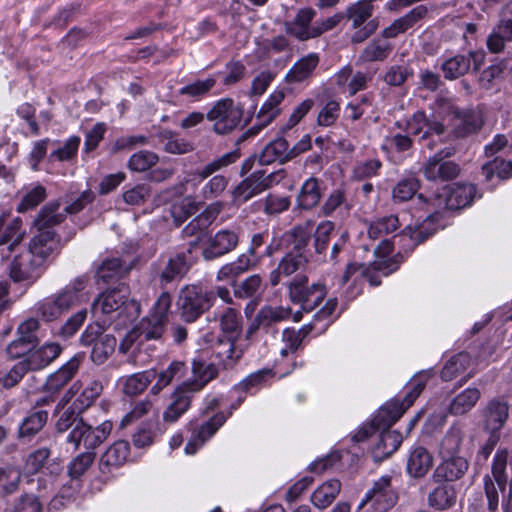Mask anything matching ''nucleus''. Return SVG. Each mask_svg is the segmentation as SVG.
<instances>
[{
    "label": "nucleus",
    "mask_w": 512,
    "mask_h": 512,
    "mask_svg": "<svg viewBox=\"0 0 512 512\" xmlns=\"http://www.w3.org/2000/svg\"><path fill=\"white\" fill-rule=\"evenodd\" d=\"M456 503V492L447 484L435 488L428 496V504L437 510H446Z\"/></svg>",
    "instance_id": "nucleus-32"
},
{
    "label": "nucleus",
    "mask_w": 512,
    "mask_h": 512,
    "mask_svg": "<svg viewBox=\"0 0 512 512\" xmlns=\"http://www.w3.org/2000/svg\"><path fill=\"white\" fill-rule=\"evenodd\" d=\"M290 313V308L265 306L258 312L256 321L262 324L263 327H269L287 319Z\"/></svg>",
    "instance_id": "nucleus-40"
},
{
    "label": "nucleus",
    "mask_w": 512,
    "mask_h": 512,
    "mask_svg": "<svg viewBox=\"0 0 512 512\" xmlns=\"http://www.w3.org/2000/svg\"><path fill=\"white\" fill-rule=\"evenodd\" d=\"M94 459V452H85L80 454L71 462L69 466V475L74 479H78L89 469Z\"/></svg>",
    "instance_id": "nucleus-59"
},
{
    "label": "nucleus",
    "mask_w": 512,
    "mask_h": 512,
    "mask_svg": "<svg viewBox=\"0 0 512 512\" xmlns=\"http://www.w3.org/2000/svg\"><path fill=\"white\" fill-rule=\"evenodd\" d=\"M149 196L150 187L145 184H140L126 191L123 194V199L129 205H140L143 204Z\"/></svg>",
    "instance_id": "nucleus-64"
},
{
    "label": "nucleus",
    "mask_w": 512,
    "mask_h": 512,
    "mask_svg": "<svg viewBox=\"0 0 512 512\" xmlns=\"http://www.w3.org/2000/svg\"><path fill=\"white\" fill-rule=\"evenodd\" d=\"M43 506L38 497L31 494L20 496L13 508V512H42Z\"/></svg>",
    "instance_id": "nucleus-61"
},
{
    "label": "nucleus",
    "mask_w": 512,
    "mask_h": 512,
    "mask_svg": "<svg viewBox=\"0 0 512 512\" xmlns=\"http://www.w3.org/2000/svg\"><path fill=\"white\" fill-rule=\"evenodd\" d=\"M243 110L235 106L232 99H222L208 112V120L214 122L215 133L225 135L233 131L241 122Z\"/></svg>",
    "instance_id": "nucleus-3"
},
{
    "label": "nucleus",
    "mask_w": 512,
    "mask_h": 512,
    "mask_svg": "<svg viewBox=\"0 0 512 512\" xmlns=\"http://www.w3.org/2000/svg\"><path fill=\"white\" fill-rule=\"evenodd\" d=\"M340 489L341 483L336 479L323 483L312 495L313 504L320 509L328 507L339 494Z\"/></svg>",
    "instance_id": "nucleus-33"
},
{
    "label": "nucleus",
    "mask_w": 512,
    "mask_h": 512,
    "mask_svg": "<svg viewBox=\"0 0 512 512\" xmlns=\"http://www.w3.org/2000/svg\"><path fill=\"white\" fill-rule=\"evenodd\" d=\"M394 271H396V265L393 266L389 258H379L367 266V269H363V277L366 278L371 285L378 286L381 284V279L376 274L377 272H381L384 276H387Z\"/></svg>",
    "instance_id": "nucleus-38"
},
{
    "label": "nucleus",
    "mask_w": 512,
    "mask_h": 512,
    "mask_svg": "<svg viewBox=\"0 0 512 512\" xmlns=\"http://www.w3.org/2000/svg\"><path fill=\"white\" fill-rule=\"evenodd\" d=\"M129 455V443L117 441L111 445L100 459V467L103 472L109 471L112 466L122 465Z\"/></svg>",
    "instance_id": "nucleus-27"
},
{
    "label": "nucleus",
    "mask_w": 512,
    "mask_h": 512,
    "mask_svg": "<svg viewBox=\"0 0 512 512\" xmlns=\"http://www.w3.org/2000/svg\"><path fill=\"white\" fill-rule=\"evenodd\" d=\"M240 157L239 152L232 151L225 155H223L221 158L214 160L213 162L209 163L205 167H203L201 170L198 171V175L205 179L209 177L211 174L216 172L217 170L226 167L230 165L231 163H234L238 158Z\"/></svg>",
    "instance_id": "nucleus-58"
},
{
    "label": "nucleus",
    "mask_w": 512,
    "mask_h": 512,
    "mask_svg": "<svg viewBox=\"0 0 512 512\" xmlns=\"http://www.w3.org/2000/svg\"><path fill=\"white\" fill-rule=\"evenodd\" d=\"M47 421V412L37 411L28 416L20 428L21 436H30L39 432Z\"/></svg>",
    "instance_id": "nucleus-53"
},
{
    "label": "nucleus",
    "mask_w": 512,
    "mask_h": 512,
    "mask_svg": "<svg viewBox=\"0 0 512 512\" xmlns=\"http://www.w3.org/2000/svg\"><path fill=\"white\" fill-rule=\"evenodd\" d=\"M238 243V236L230 230H222L211 236L207 241V247L203 250L206 260H212L233 250Z\"/></svg>",
    "instance_id": "nucleus-15"
},
{
    "label": "nucleus",
    "mask_w": 512,
    "mask_h": 512,
    "mask_svg": "<svg viewBox=\"0 0 512 512\" xmlns=\"http://www.w3.org/2000/svg\"><path fill=\"white\" fill-rule=\"evenodd\" d=\"M423 390V385L418 384L412 392L407 394L406 398L401 404H392L384 408H381L375 417L372 419L373 425L377 426V429L388 430L401 415L413 404L415 399L420 395Z\"/></svg>",
    "instance_id": "nucleus-9"
},
{
    "label": "nucleus",
    "mask_w": 512,
    "mask_h": 512,
    "mask_svg": "<svg viewBox=\"0 0 512 512\" xmlns=\"http://www.w3.org/2000/svg\"><path fill=\"white\" fill-rule=\"evenodd\" d=\"M222 205L220 203H214L208 206L199 216L194 218L188 225L183 229L184 237L195 238L191 243L192 246H196L199 241L202 240L205 231L214 222L221 211Z\"/></svg>",
    "instance_id": "nucleus-11"
},
{
    "label": "nucleus",
    "mask_w": 512,
    "mask_h": 512,
    "mask_svg": "<svg viewBox=\"0 0 512 512\" xmlns=\"http://www.w3.org/2000/svg\"><path fill=\"white\" fill-rule=\"evenodd\" d=\"M508 404L494 399L487 405L486 428L491 432H498L508 418Z\"/></svg>",
    "instance_id": "nucleus-28"
},
{
    "label": "nucleus",
    "mask_w": 512,
    "mask_h": 512,
    "mask_svg": "<svg viewBox=\"0 0 512 512\" xmlns=\"http://www.w3.org/2000/svg\"><path fill=\"white\" fill-rule=\"evenodd\" d=\"M178 306L182 319L191 323L210 308L211 297L196 286H187L179 294Z\"/></svg>",
    "instance_id": "nucleus-4"
},
{
    "label": "nucleus",
    "mask_w": 512,
    "mask_h": 512,
    "mask_svg": "<svg viewBox=\"0 0 512 512\" xmlns=\"http://www.w3.org/2000/svg\"><path fill=\"white\" fill-rule=\"evenodd\" d=\"M481 397L477 388H467L457 394L449 405V411L453 415H464L469 412Z\"/></svg>",
    "instance_id": "nucleus-29"
},
{
    "label": "nucleus",
    "mask_w": 512,
    "mask_h": 512,
    "mask_svg": "<svg viewBox=\"0 0 512 512\" xmlns=\"http://www.w3.org/2000/svg\"><path fill=\"white\" fill-rule=\"evenodd\" d=\"M192 373L195 379L184 382V384L190 388V392H197L217 376L218 370L214 364H205L203 361L194 360Z\"/></svg>",
    "instance_id": "nucleus-26"
},
{
    "label": "nucleus",
    "mask_w": 512,
    "mask_h": 512,
    "mask_svg": "<svg viewBox=\"0 0 512 512\" xmlns=\"http://www.w3.org/2000/svg\"><path fill=\"white\" fill-rule=\"evenodd\" d=\"M470 364L468 354L459 353L452 356L445 364L441 371V378L444 381H451L462 374Z\"/></svg>",
    "instance_id": "nucleus-36"
},
{
    "label": "nucleus",
    "mask_w": 512,
    "mask_h": 512,
    "mask_svg": "<svg viewBox=\"0 0 512 512\" xmlns=\"http://www.w3.org/2000/svg\"><path fill=\"white\" fill-rule=\"evenodd\" d=\"M283 99L284 93L282 91H276L271 94L257 115V118L260 122L242 134L236 143L240 144L244 142L247 138L256 135L262 128L271 123L279 115L280 110L277 108V106L282 102Z\"/></svg>",
    "instance_id": "nucleus-12"
},
{
    "label": "nucleus",
    "mask_w": 512,
    "mask_h": 512,
    "mask_svg": "<svg viewBox=\"0 0 512 512\" xmlns=\"http://www.w3.org/2000/svg\"><path fill=\"white\" fill-rule=\"evenodd\" d=\"M78 426L80 428L76 427V430L68 435V441L73 443L75 448L83 443L85 448L95 449L107 439L112 430V423L109 421H104L95 427L92 424L79 422Z\"/></svg>",
    "instance_id": "nucleus-5"
},
{
    "label": "nucleus",
    "mask_w": 512,
    "mask_h": 512,
    "mask_svg": "<svg viewBox=\"0 0 512 512\" xmlns=\"http://www.w3.org/2000/svg\"><path fill=\"white\" fill-rule=\"evenodd\" d=\"M189 270V264L184 254H178L171 258L166 268L161 272V279L165 282H171L176 277H182Z\"/></svg>",
    "instance_id": "nucleus-45"
},
{
    "label": "nucleus",
    "mask_w": 512,
    "mask_h": 512,
    "mask_svg": "<svg viewBox=\"0 0 512 512\" xmlns=\"http://www.w3.org/2000/svg\"><path fill=\"white\" fill-rule=\"evenodd\" d=\"M435 232V228L432 227L431 222L425 221L422 224L412 228L409 227L404 230V234H408L410 239L413 240L417 245L423 243Z\"/></svg>",
    "instance_id": "nucleus-62"
},
{
    "label": "nucleus",
    "mask_w": 512,
    "mask_h": 512,
    "mask_svg": "<svg viewBox=\"0 0 512 512\" xmlns=\"http://www.w3.org/2000/svg\"><path fill=\"white\" fill-rule=\"evenodd\" d=\"M312 231L313 224L310 221L296 226L291 232L294 249H296L298 252L303 249L308 244Z\"/></svg>",
    "instance_id": "nucleus-60"
},
{
    "label": "nucleus",
    "mask_w": 512,
    "mask_h": 512,
    "mask_svg": "<svg viewBox=\"0 0 512 512\" xmlns=\"http://www.w3.org/2000/svg\"><path fill=\"white\" fill-rule=\"evenodd\" d=\"M433 466V456L424 447L415 448L409 455L407 471L413 478H422Z\"/></svg>",
    "instance_id": "nucleus-23"
},
{
    "label": "nucleus",
    "mask_w": 512,
    "mask_h": 512,
    "mask_svg": "<svg viewBox=\"0 0 512 512\" xmlns=\"http://www.w3.org/2000/svg\"><path fill=\"white\" fill-rule=\"evenodd\" d=\"M127 273V270L123 269L122 263L119 259H109L103 262L97 271V275L104 282L120 277Z\"/></svg>",
    "instance_id": "nucleus-57"
},
{
    "label": "nucleus",
    "mask_w": 512,
    "mask_h": 512,
    "mask_svg": "<svg viewBox=\"0 0 512 512\" xmlns=\"http://www.w3.org/2000/svg\"><path fill=\"white\" fill-rule=\"evenodd\" d=\"M225 422V416L223 414L214 415L209 421L203 424L197 433V438L201 443H204L208 438L215 434L220 426Z\"/></svg>",
    "instance_id": "nucleus-63"
},
{
    "label": "nucleus",
    "mask_w": 512,
    "mask_h": 512,
    "mask_svg": "<svg viewBox=\"0 0 512 512\" xmlns=\"http://www.w3.org/2000/svg\"><path fill=\"white\" fill-rule=\"evenodd\" d=\"M451 113V134L456 139L465 138L474 134L483 126L482 114L477 110L460 111L459 109H453Z\"/></svg>",
    "instance_id": "nucleus-8"
},
{
    "label": "nucleus",
    "mask_w": 512,
    "mask_h": 512,
    "mask_svg": "<svg viewBox=\"0 0 512 512\" xmlns=\"http://www.w3.org/2000/svg\"><path fill=\"white\" fill-rule=\"evenodd\" d=\"M427 15V6L418 5L403 17L395 20L390 27L383 31V36L386 38L396 37L399 33H403L412 28L417 22L426 18Z\"/></svg>",
    "instance_id": "nucleus-19"
},
{
    "label": "nucleus",
    "mask_w": 512,
    "mask_h": 512,
    "mask_svg": "<svg viewBox=\"0 0 512 512\" xmlns=\"http://www.w3.org/2000/svg\"><path fill=\"white\" fill-rule=\"evenodd\" d=\"M81 361L82 357L76 355L59 370L51 374L44 385V391L49 393L50 396L42 398L38 401V404L44 405L48 404L50 401H54L53 395L58 393L74 377Z\"/></svg>",
    "instance_id": "nucleus-7"
},
{
    "label": "nucleus",
    "mask_w": 512,
    "mask_h": 512,
    "mask_svg": "<svg viewBox=\"0 0 512 512\" xmlns=\"http://www.w3.org/2000/svg\"><path fill=\"white\" fill-rule=\"evenodd\" d=\"M116 344L114 336L110 334L101 336L94 344L91 360L98 365L103 364L115 351Z\"/></svg>",
    "instance_id": "nucleus-35"
},
{
    "label": "nucleus",
    "mask_w": 512,
    "mask_h": 512,
    "mask_svg": "<svg viewBox=\"0 0 512 512\" xmlns=\"http://www.w3.org/2000/svg\"><path fill=\"white\" fill-rule=\"evenodd\" d=\"M62 347L56 342L45 343L42 346H32L22 351H17L16 356L23 355V361L30 371H39L50 365L59 357Z\"/></svg>",
    "instance_id": "nucleus-6"
},
{
    "label": "nucleus",
    "mask_w": 512,
    "mask_h": 512,
    "mask_svg": "<svg viewBox=\"0 0 512 512\" xmlns=\"http://www.w3.org/2000/svg\"><path fill=\"white\" fill-rule=\"evenodd\" d=\"M39 329V322L35 318H30L21 323L17 329L18 338L12 341L7 351L11 355L16 356L17 351H22L28 346H35L38 344L36 332Z\"/></svg>",
    "instance_id": "nucleus-18"
},
{
    "label": "nucleus",
    "mask_w": 512,
    "mask_h": 512,
    "mask_svg": "<svg viewBox=\"0 0 512 512\" xmlns=\"http://www.w3.org/2000/svg\"><path fill=\"white\" fill-rule=\"evenodd\" d=\"M402 436L400 433L385 430L381 433L379 442L375 445L373 454L380 461L392 455L400 446Z\"/></svg>",
    "instance_id": "nucleus-30"
},
{
    "label": "nucleus",
    "mask_w": 512,
    "mask_h": 512,
    "mask_svg": "<svg viewBox=\"0 0 512 512\" xmlns=\"http://www.w3.org/2000/svg\"><path fill=\"white\" fill-rule=\"evenodd\" d=\"M468 469V462L462 457L451 456L444 460L435 470V481H455L461 478Z\"/></svg>",
    "instance_id": "nucleus-20"
},
{
    "label": "nucleus",
    "mask_w": 512,
    "mask_h": 512,
    "mask_svg": "<svg viewBox=\"0 0 512 512\" xmlns=\"http://www.w3.org/2000/svg\"><path fill=\"white\" fill-rule=\"evenodd\" d=\"M470 69V58L465 55H456L442 64L444 77L449 80L460 78L468 73Z\"/></svg>",
    "instance_id": "nucleus-34"
},
{
    "label": "nucleus",
    "mask_w": 512,
    "mask_h": 512,
    "mask_svg": "<svg viewBox=\"0 0 512 512\" xmlns=\"http://www.w3.org/2000/svg\"><path fill=\"white\" fill-rule=\"evenodd\" d=\"M390 482L389 477H382L375 483L370 495V498H375L377 502L384 499L386 504L383 509L385 510L391 508L397 500L396 494L390 489Z\"/></svg>",
    "instance_id": "nucleus-44"
},
{
    "label": "nucleus",
    "mask_w": 512,
    "mask_h": 512,
    "mask_svg": "<svg viewBox=\"0 0 512 512\" xmlns=\"http://www.w3.org/2000/svg\"><path fill=\"white\" fill-rule=\"evenodd\" d=\"M193 393L190 392V388L184 383L179 385L171 394L170 403L163 415L164 421L167 423L177 421L190 407L191 394Z\"/></svg>",
    "instance_id": "nucleus-17"
},
{
    "label": "nucleus",
    "mask_w": 512,
    "mask_h": 512,
    "mask_svg": "<svg viewBox=\"0 0 512 512\" xmlns=\"http://www.w3.org/2000/svg\"><path fill=\"white\" fill-rule=\"evenodd\" d=\"M129 287L120 283L113 288L102 292L92 305V314L96 319L120 311L127 317H137L140 314V305L134 299H129Z\"/></svg>",
    "instance_id": "nucleus-1"
},
{
    "label": "nucleus",
    "mask_w": 512,
    "mask_h": 512,
    "mask_svg": "<svg viewBox=\"0 0 512 512\" xmlns=\"http://www.w3.org/2000/svg\"><path fill=\"white\" fill-rule=\"evenodd\" d=\"M155 371H146L130 376L125 383L124 392L127 395H138L142 393L155 378Z\"/></svg>",
    "instance_id": "nucleus-43"
},
{
    "label": "nucleus",
    "mask_w": 512,
    "mask_h": 512,
    "mask_svg": "<svg viewBox=\"0 0 512 512\" xmlns=\"http://www.w3.org/2000/svg\"><path fill=\"white\" fill-rule=\"evenodd\" d=\"M167 321L161 320V318H156L154 316H150L146 319H143L138 326L136 331H132L130 334L131 341L135 339V336L142 337L144 340H157L161 338L164 327Z\"/></svg>",
    "instance_id": "nucleus-31"
},
{
    "label": "nucleus",
    "mask_w": 512,
    "mask_h": 512,
    "mask_svg": "<svg viewBox=\"0 0 512 512\" xmlns=\"http://www.w3.org/2000/svg\"><path fill=\"white\" fill-rule=\"evenodd\" d=\"M318 61V56L314 54L301 59L286 75V81L298 82L306 79L316 68Z\"/></svg>",
    "instance_id": "nucleus-37"
},
{
    "label": "nucleus",
    "mask_w": 512,
    "mask_h": 512,
    "mask_svg": "<svg viewBox=\"0 0 512 512\" xmlns=\"http://www.w3.org/2000/svg\"><path fill=\"white\" fill-rule=\"evenodd\" d=\"M454 154L453 149H449L445 155L443 152L436 154L430 158L423 168L424 176L428 180L449 181L456 178L460 173V167L453 161H443L444 157H449Z\"/></svg>",
    "instance_id": "nucleus-10"
},
{
    "label": "nucleus",
    "mask_w": 512,
    "mask_h": 512,
    "mask_svg": "<svg viewBox=\"0 0 512 512\" xmlns=\"http://www.w3.org/2000/svg\"><path fill=\"white\" fill-rule=\"evenodd\" d=\"M299 205L302 208L310 209L320 200V191L318 181L311 178L305 182L299 195Z\"/></svg>",
    "instance_id": "nucleus-46"
},
{
    "label": "nucleus",
    "mask_w": 512,
    "mask_h": 512,
    "mask_svg": "<svg viewBox=\"0 0 512 512\" xmlns=\"http://www.w3.org/2000/svg\"><path fill=\"white\" fill-rule=\"evenodd\" d=\"M508 453L506 450L500 451L497 453L496 458L494 460L492 466V476L502 493L505 492L507 476L505 474V469L507 466Z\"/></svg>",
    "instance_id": "nucleus-49"
},
{
    "label": "nucleus",
    "mask_w": 512,
    "mask_h": 512,
    "mask_svg": "<svg viewBox=\"0 0 512 512\" xmlns=\"http://www.w3.org/2000/svg\"><path fill=\"white\" fill-rule=\"evenodd\" d=\"M234 286V292L237 297L252 298L258 294L262 286V280L259 275H252L247 279L236 283Z\"/></svg>",
    "instance_id": "nucleus-52"
},
{
    "label": "nucleus",
    "mask_w": 512,
    "mask_h": 512,
    "mask_svg": "<svg viewBox=\"0 0 512 512\" xmlns=\"http://www.w3.org/2000/svg\"><path fill=\"white\" fill-rule=\"evenodd\" d=\"M277 178H282L281 172L267 173L265 170L256 171L238 186L237 192L244 200H247L253 195L271 187L274 182H278Z\"/></svg>",
    "instance_id": "nucleus-13"
},
{
    "label": "nucleus",
    "mask_w": 512,
    "mask_h": 512,
    "mask_svg": "<svg viewBox=\"0 0 512 512\" xmlns=\"http://www.w3.org/2000/svg\"><path fill=\"white\" fill-rule=\"evenodd\" d=\"M476 187L472 184H454L444 188L445 207L450 210L462 209L472 203Z\"/></svg>",
    "instance_id": "nucleus-16"
},
{
    "label": "nucleus",
    "mask_w": 512,
    "mask_h": 512,
    "mask_svg": "<svg viewBox=\"0 0 512 512\" xmlns=\"http://www.w3.org/2000/svg\"><path fill=\"white\" fill-rule=\"evenodd\" d=\"M58 208V203H51L42 209L35 221V225L38 230L50 231L49 228L58 225L63 221L64 215L56 214Z\"/></svg>",
    "instance_id": "nucleus-41"
},
{
    "label": "nucleus",
    "mask_w": 512,
    "mask_h": 512,
    "mask_svg": "<svg viewBox=\"0 0 512 512\" xmlns=\"http://www.w3.org/2000/svg\"><path fill=\"white\" fill-rule=\"evenodd\" d=\"M43 263L44 261L29 251L25 255L14 258L10 264L9 276L15 282L33 279L37 276L36 272Z\"/></svg>",
    "instance_id": "nucleus-14"
},
{
    "label": "nucleus",
    "mask_w": 512,
    "mask_h": 512,
    "mask_svg": "<svg viewBox=\"0 0 512 512\" xmlns=\"http://www.w3.org/2000/svg\"><path fill=\"white\" fill-rule=\"evenodd\" d=\"M39 233L32 239L29 246L31 254L44 261L59 247V239L53 231L38 230Z\"/></svg>",
    "instance_id": "nucleus-22"
},
{
    "label": "nucleus",
    "mask_w": 512,
    "mask_h": 512,
    "mask_svg": "<svg viewBox=\"0 0 512 512\" xmlns=\"http://www.w3.org/2000/svg\"><path fill=\"white\" fill-rule=\"evenodd\" d=\"M343 19V16L340 14H336L330 18H327L326 20L322 21L321 23L310 27L309 30H304L299 33H296V37L300 40H307L309 38L318 37L323 32L328 31L332 28H334L336 25L340 23V21Z\"/></svg>",
    "instance_id": "nucleus-51"
},
{
    "label": "nucleus",
    "mask_w": 512,
    "mask_h": 512,
    "mask_svg": "<svg viewBox=\"0 0 512 512\" xmlns=\"http://www.w3.org/2000/svg\"><path fill=\"white\" fill-rule=\"evenodd\" d=\"M463 436L464 432L460 426H452L447 435L442 440V451L446 452L448 455L453 456V454L459 450Z\"/></svg>",
    "instance_id": "nucleus-54"
},
{
    "label": "nucleus",
    "mask_w": 512,
    "mask_h": 512,
    "mask_svg": "<svg viewBox=\"0 0 512 512\" xmlns=\"http://www.w3.org/2000/svg\"><path fill=\"white\" fill-rule=\"evenodd\" d=\"M289 297L294 303L301 304L303 310L310 312L323 301L326 296L324 285H309L306 275H297L289 282Z\"/></svg>",
    "instance_id": "nucleus-2"
},
{
    "label": "nucleus",
    "mask_w": 512,
    "mask_h": 512,
    "mask_svg": "<svg viewBox=\"0 0 512 512\" xmlns=\"http://www.w3.org/2000/svg\"><path fill=\"white\" fill-rule=\"evenodd\" d=\"M159 160L157 154L151 151H140L131 156L128 166L136 172H143L154 166Z\"/></svg>",
    "instance_id": "nucleus-50"
},
{
    "label": "nucleus",
    "mask_w": 512,
    "mask_h": 512,
    "mask_svg": "<svg viewBox=\"0 0 512 512\" xmlns=\"http://www.w3.org/2000/svg\"><path fill=\"white\" fill-rule=\"evenodd\" d=\"M200 202H196L190 197L182 199V201L173 206L172 215L174 222L180 226L188 217L195 214L200 208Z\"/></svg>",
    "instance_id": "nucleus-48"
},
{
    "label": "nucleus",
    "mask_w": 512,
    "mask_h": 512,
    "mask_svg": "<svg viewBox=\"0 0 512 512\" xmlns=\"http://www.w3.org/2000/svg\"><path fill=\"white\" fill-rule=\"evenodd\" d=\"M30 371L23 360L17 362L7 373L0 377V385L6 389L16 386L24 375Z\"/></svg>",
    "instance_id": "nucleus-56"
},
{
    "label": "nucleus",
    "mask_w": 512,
    "mask_h": 512,
    "mask_svg": "<svg viewBox=\"0 0 512 512\" xmlns=\"http://www.w3.org/2000/svg\"><path fill=\"white\" fill-rule=\"evenodd\" d=\"M292 160L289 144L287 140L283 138L276 139L275 141L268 144L259 156V162L262 165H268L275 161L285 163Z\"/></svg>",
    "instance_id": "nucleus-25"
},
{
    "label": "nucleus",
    "mask_w": 512,
    "mask_h": 512,
    "mask_svg": "<svg viewBox=\"0 0 512 512\" xmlns=\"http://www.w3.org/2000/svg\"><path fill=\"white\" fill-rule=\"evenodd\" d=\"M374 0H361L347 9V17L353 21V27H360L372 16Z\"/></svg>",
    "instance_id": "nucleus-42"
},
{
    "label": "nucleus",
    "mask_w": 512,
    "mask_h": 512,
    "mask_svg": "<svg viewBox=\"0 0 512 512\" xmlns=\"http://www.w3.org/2000/svg\"><path fill=\"white\" fill-rule=\"evenodd\" d=\"M238 339L231 337H219L214 351L225 369L232 368L242 357L243 350L236 346Z\"/></svg>",
    "instance_id": "nucleus-21"
},
{
    "label": "nucleus",
    "mask_w": 512,
    "mask_h": 512,
    "mask_svg": "<svg viewBox=\"0 0 512 512\" xmlns=\"http://www.w3.org/2000/svg\"><path fill=\"white\" fill-rule=\"evenodd\" d=\"M79 422H85L83 417H80V413H76L73 409H66L62 413L56 422V429L58 432H68L76 430Z\"/></svg>",
    "instance_id": "nucleus-55"
},
{
    "label": "nucleus",
    "mask_w": 512,
    "mask_h": 512,
    "mask_svg": "<svg viewBox=\"0 0 512 512\" xmlns=\"http://www.w3.org/2000/svg\"><path fill=\"white\" fill-rule=\"evenodd\" d=\"M307 265V259L301 254H287L279 263L278 268L271 273L270 281L273 286L280 282L281 276H290L296 271L303 270Z\"/></svg>",
    "instance_id": "nucleus-24"
},
{
    "label": "nucleus",
    "mask_w": 512,
    "mask_h": 512,
    "mask_svg": "<svg viewBox=\"0 0 512 512\" xmlns=\"http://www.w3.org/2000/svg\"><path fill=\"white\" fill-rule=\"evenodd\" d=\"M220 326L226 337L239 339L242 331L240 314L228 308L220 317Z\"/></svg>",
    "instance_id": "nucleus-39"
},
{
    "label": "nucleus",
    "mask_w": 512,
    "mask_h": 512,
    "mask_svg": "<svg viewBox=\"0 0 512 512\" xmlns=\"http://www.w3.org/2000/svg\"><path fill=\"white\" fill-rule=\"evenodd\" d=\"M391 51V46L384 40H374L362 52L361 59L365 62L383 61Z\"/></svg>",
    "instance_id": "nucleus-47"
}]
</instances>
